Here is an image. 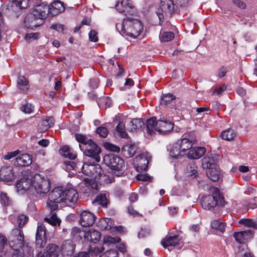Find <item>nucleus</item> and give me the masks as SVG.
<instances>
[{"label":"nucleus","instance_id":"42","mask_svg":"<svg viewBox=\"0 0 257 257\" xmlns=\"http://www.w3.org/2000/svg\"><path fill=\"white\" fill-rule=\"evenodd\" d=\"M75 139L77 141L80 143H81L82 147L85 148V146L89 144L92 142L91 139H88L86 136L81 134H76L75 136Z\"/></svg>","mask_w":257,"mask_h":257},{"label":"nucleus","instance_id":"36","mask_svg":"<svg viewBox=\"0 0 257 257\" xmlns=\"http://www.w3.org/2000/svg\"><path fill=\"white\" fill-rule=\"evenodd\" d=\"M18 88L22 92L25 93L29 88V82L23 76H20L17 80Z\"/></svg>","mask_w":257,"mask_h":257},{"label":"nucleus","instance_id":"64","mask_svg":"<svg viewBox=\"0 0 257 257\" xmlns=\"http://www.w3.org/2000/svg\"><path fill=\"white\" fill-rule=\"evenodd\" d=\"M19 153L20 151L19 150H16L14 152H9L4 157V158L5 160H10L17 156Z\"/></svg>","mask_w":257,"mask_h":257},{"label":"nucleus","instance_id":"25","mask_svg":"<svg viewBox=\"0 0 257 257\" xmlns=\"http://www.w3.org/2000/svg\"><path fill=\"white\" fill-rule=\"evenodd\" d=\"M137 149V148L134 144L128 143L122 147L121 153L124 157L130 158L135 154Z\"/></svg>","mask_w":257,"mask_h":257},{"label":"nucleus","instance_id":"18","mask_svg":"<svg viewBox=\"0 0 257 257\" xmlns=\"http://www.w3.org/2000/svg\"><path fill=\"white\" fill-rule=\"evenodd\" d=\"M40 20L46 18L50 15V8L48 5L42 3L36 6L32 12Z\"/></svg>","mask_w":257,"mask_h":257},{"label":"nucleus","instance_id":"29","mask_svg":"<svg viewBox=\"0 0 257 257\" xmlns=\"http://www.w3.org/2000/svg\"><path fill=\"white\" fill-rule=\"evenodd\" d=\"M180 238L178 235L167 236L161 242L164 247L175 246L179 244Z\"/></svg>","mask_w":257,"mask_h":257},{"label":"nucleus","instance_id":"38","mask_svg":"<svg viewBox=\"0 0 257 257\" xmlns=\"http://www.w3.org/2000/svg\"><path fill=\"white\" fill-rule=\"evenodd\" d=\"M170 154L172 157L174 158H178L184 156L178 142L172 146L170 151Z\"/></svg>","mask_w":257,"mask_h":257},{"label":"nucleus","instance_id":"10","mask_svg":"<svg viewBox=\"0 0 257 257\" xmlns=\"http://www.w3.org/2000/svg\"><path fill=\"white\" fill-rule=\"evenodd\" d=\"M160 6L156 11V14L160 20L163 19L164 15H171L174 10V6L172 0H160Z\"/></svg>","mask_w":257,"mask_h":257},{"label":"nucleus","instance_id":"47","mask_svg":"<svg viewBox=\"0 0 257 257\" xmlns=\"http://www.w3.org/2000/svg\"><path fill=\"white\" fill-rule=\"evenodd\" d=\"M197 167L193 162L189 164L187 167V173L188 175L195 177L197 175Z\"/></svg>","mask_w":257,"mask_h":257},{"label":"nucleus","instance_id":"14","mask_svg":"<svg viewBox=\"0 0 257 257\" xmlns=\"http://www.w3.org/2000/svg\"><path fill=\"white\" fill-rule=\"evenodd\" d=\"M75 246V244L71 240L64 241L61 250L56 257H71L74 252Z\"/></svg>","mask_w":257,"mask_h":257},{"label":"nucleus","instance_id":"63","mask_svg":"<svg viewBox=\"0 0 257 257\" xmlns=\"http://www.w3.org/2000/svg\"><path fill=\"white\" fill-rule=\"evenodd\" d=\"M150 233V231L149 229H142L138 233V237L140 238H144L149 235Z\"/></svg>","mask_w":257,"mask_h":257},{"label":"nucleus","instance_id":"24","mask_svg":"<svg viewBox=\"0 0 257 257\" xmlns=\"http://www.w3.org/2000/svg\"><path fill=\"white\" fill-rule=\"evenodd\" d=\"M32 162V157L27 154H24L18 157L14 162V165L17 166H28Z\"/></svg>","mask_w":257,"mask_h":257},{"label":"nucleus","instance_id":"43","mask_svg":"<svg viewBox=\"0 0 257 257\" xmlns=\"http://www.w3.org/2000/svg\"><path fill=\"white\" fill-rule=\"evenodd\" d=\"M211 226L212 229H216L221 232L225 230L226 223L223 222H220L217 220H214L211 222Z\"/></svg>","mask_w":257,"mask_h":257},{"label":"nucleus","instance_id":"33","mask_svg":"<svg viewBox=\"0 0 257 257\" xmlns=\"http://www.w3.org/2000/svg\"><path fill=\"white\" fill-rule=\"evenodd\" d=\"M202 165L204 169H207L208 170L215 167V161L211 154H207L202 159Z\"/></svg>","mask_w":257,"mask_h":257},{"label":"nucleus","instance_id":"20","mask_svg":"<svg viewBox=\"0 0 257 257\" xmlns=\"http://www.w3.org/2000/svg\"><path fill=\"white\" fill-rule=\"evenodd\" d=\"M12 257H33V249L28 244L18 250H13Z\"/></svg>","mask_w":257,"mask_h":257},{"label":"nucleus","instance_id":"6","mask_svg":"<svg viewBox=\"0 0 257 257\" xmlns=\"http://www.w3.org/2000/svg\"><path fill=\"white\" fill-rule=\"evenodd\" d=\"M225 201L222 195L215 193L205 195L201 199V207L205 210H211L217 205L223 206Z\"/></svg>","mask_w":257,"mask_h":257},{"label":"nucleus","instance_id":"41","mask_svg":"<svg viewBox=\"0 0 257 257\" xmlns=\"http://www.w3.org/2000/svg\"><path fill=\"white\" fill-rule=\"evenodd\" d=\"M236 136V133L231 128H228L223 131L221 134V137L222 139L226 141H231Z\"/></svg>","mask_w":257,"mask_h":257},{"label":"nucleus","instance_id":"60","mask_svg":"<svg viewBox=\"0 0 257 257\" xmlns=\"http://www.w3.org/2000/svg\"><path fill=\"white\" fill-rule=\"evenodd\" d=\"M233 237L238 242L240 243H244L242 231L234 232L233 233Z\"/></svg>","mask_w":257,"mask_h":257},{"label":"nucleus","instance_id":"12","mask_svg":"<svg viewBox=\"0 0 257 257\" xmlns=\"http://www.w3.org/2000/svg\"><path fill=\"white\" fill-rule=\"evenodd\" d=\"M33 183V176L30 174L26 177H24L19 180L16 184L17 190L20 191H28L32 193V184Z\"/></svg>","mask_w":257,"mask_h":257},{"label":"nucleus","instance_id":"17","mask_svg":"<svg viewBox=\"0 0 257 257\" xmlns=\"http://www.w3.org/2000/svg\"><path fill=\"white\" fill-rule=\"evenodd\" d=\"M95 219V215L93 213L84 210L80 214L79 223L83 227H88L94 224Z\"/></svg>","mask_w":257,"mask_h":257},{"label":"nucleus","instance_id":"44","mask_svg":"<svg viewBox=\"0 0 257 257\" xmlns=\"http://www.w3.org/2000/svg\"><path fill=\"white\" fill-rule=\"evenodd\" d=\"M59 152L62 156L72 160L75 159L76 157V155L75 154L71 153L69 148L67 146H64L60 149Z\"/></svg>","mask_w":257,"mask_h":257},{"label":"nucleus","instance_id":"7","mask_svg":"<svg viewBox=\"0 0 257 257\" xmlns=\"http://www.w3.org/2000/svg\"><path fill=\"white\" fill-rule=\"evenodd\" d=\"M9 246L13 250L21 249L26 245L24 242V234L20 228L13 229L8 236Z\"/></svg>","mask_w":257,"mask_h":257},{"label":"nucleus","instance_id":"9","mask_svg":"<svg viewBox=\"0 0 257 257\" xmlns=\"http://www.w3.org/2000/svg\"><path fill=\"white\" fill-rule=\"evenodd\" d=\"M80 150L83 151L84 154L87 157L93 159L96 162H99L100 160V154L101 150L100 148L94 142H92L85 147H82L79 145Z\"/></svg>","mask_w":257,"mask_h":257},{"label":"nucleus","instance_id":"51","mask_svg":"<svg viewBox=\"0 0 257 257\" xmlns=\"http://www.w3.org/2000/svg\"><path fill=\"white\" fill-rule=\"evenodd\" d=\"M28 218L24 214L19 215L17 217V222L19 227V228L22 227L28 221Z\"/></svg>","mask_w":257,"mask_h":257},{"label":"nucleus","instance_id":"46","mask_svg":"<svg viewBox=\"0 0 257 257\" xmlns=\"http://www.w3.org/2000/svg\"><path fill=\"white\" fill-rule=\"evenodd\" d=\"M116 131L121 138H126L128 136L125 131V124L123 121H120L116 126Z\"/></svg>","mask_w":257,"mask_h":257},{"label":"nucleus","instance_id":"53","mask_svg":"<svg viewBox=\"0 0 257 257\" xmlns=\"http://www.w3.org/2000/svg\"><path fill=\"white\" fill-rule=\"evenodd\" d=\"M0 201L2 204L5 206L11 204L12 201L10 199L6 193L1 192L0 194Z\"/></svg>","mask_w":257,"mask_h":257},{"label":"nucleus","instance_id":"54","mask_svg":"<svg viewBox=\"0 0 257 257\" xmlns=\"http://www.w3.org/2000/svg\"><path fill=\"white\" fill-rule=\"evenodd\" d=\"M104 147L106 149L110 151L119 152L120 151V148L118 146L111 143H105L104 144Z\"/></svg>","mask_w":257,"mask_h":257},{"label":"nucleus","instance_id":"56","mask_svg":"<svg viewBox=\"0 0 257 257\" xmlns=\"http://www.w3.org/2000/svg\"><path fill=\"white\" fill-rule=\"evenodd\" d=\"M96 133L98 134L102 138H105L107 137L108 134V131L107 128L103 126H101L100 127H98L96 129Z\"/></svg>","mask_w":257,"mask_h":257},{"label":"nucleus","instance_id":"30","mask_svg":"<svg viewBox=\"0 0 257 257\" xmlns=\"http://www.w3.org/2000/svg\"><path fill=\"white\" fill-rule=\"evenodd\" d=\"M72 238L75 240H80L83 238L85 239L86 231L77 227H73L70 233Z\"/></svg>","mask_w":257,"mask_h":257},{"label":"nucleus","instance_id":"52","mask_svg":"<svg viewBox=\"0 0 257 257\" xmlns=\"http://www.w3.org/2000/svg\"><path fill=\"white\" fill-rule=\"evenodd\" d=\"M120 239L118 237H111V236H105L103 238V243L105 244L115 243L120 241Z\"/></svg>","mask_w":257,"mask_h":257},{"label":"nucleus","instance_id":"28","mask_svg":"<svg viewBox=\"0 0 257 257\" xmlns=\"http://www.w3.org/2000/svg\"><path fill=\"white\" fill-rule=\"evenodd\" d=\"M50 8V15L52 17L56 16L64 11V7L62 3L57 1L48 5Z\"/></svg>","mask_w":257,"mask_h":257},{"label":"nucleus","instance_id":"58","mask_svg":"<svg viewBox=\"0 0 257 257\" xmlns=\"http://www.w3.org/2000/svg\"><path fill=\"white\" fill-rule=\"evenodd\" d=\"M89 40L91 42H97L98 41V34L95 30H91L88 34Z\"/></svg>","mask_w":257,"mask_h":257},{"label":"nucleus","instance_id":"34","mask_svg":"<svg viewBox=\"0 0 257 257\" xmlns=\"http://www.w3.org/2000/svg\"><path fill=\"white\" fill-rule=\"evenodd\" d=\"M86 235L85 239H87L90 241L93 242H96L100 239L101 234L100 233L96 230L89 229L86 232Z\"/></svg>","mask_w":257,"mask_h":257},{"label":"nucleus","instance_id":"13","mask_svg":"<svg viewBox=\"0 0 257 257\" xmlns=\"http://www.w3.org/2000/svg\"><path fill=\"white\" fill-rule=\"evenodd\" d=\"M115 7L119 13L125 15H133L135 12V9L130 0L118 1Z\"/></svg>","mask_w":257,"mask_h":257},{"label":"nucleus","instance_id":"40","mask_svg":"<svg viewBox=\"0 0 257 257\" xmlns=\"http://www.w3.org/2000/svg\"><path fill=\"white\" fill-rule=\"evenodd\" d=\"M58 250V246L54 244H49L45 249L48 257H56Z\"/></svg>","mask_w":257,"mask_h":257},{"label":"nucleus","instance_id":"15","mask_svg":"<svg viewBox=\"0 0 257 257\" xmlns=\"http://www.w3.org/2000/svg\"><path fill=\"white\" fill-rule=\"evenodd\" d=\"M148 153H142L137 156L134 160V164L138 171H146L149 161Z\"/></svg>","mask_w":257,"mask_h":257},{"label":"nucleus","instance_id":"35","mask_svg":"<svg viewBox=\"0 0 257 257\" xmlns=\"http://www.w3.org/2000/svg\"><path fill=\"white\" fill-rule=\"evenodd\" d=\"M93 98L96 100L98 105L100 107H104L106 108L110 107L112 104L111 100L110 97L108 96H103L97 99L95 94H93Z\"/></svg>","mask_w":257,"mask_h":257},{"label":"nucleus","instance_id":"49","mask_svg":"<svg viewBox=\"0 0 257 257\" xmlns=\"http://www.w3.org/2000/svg\"><path fill=\"white\" fill-rule=\"evenodd\" d=\"M174 38V34L171 32H163L161 36L160 39L163 42H169L172 40Z\"/></svg>","mask_w":257,"mask_h":257},{"label":"nucleus","instance_id":"8","mask_svg":"<svg viewBox=\"0 0 257 257\" xmlns=\"http://www.w3.org/2000/svg\"><path fill=\"white\" fill-rule=\"evenodd\" d=\"M32 191L34 190L37 194H45L47 193L50 187L49 179L37 174L33 176V183L32 184Z\"/></svg>","mask_w":257,"mask_h":257},{"label":"nucleus","instance_id":"57","mask_svg":"<svg viewBox=\"0 0 257 257\" xmlns=\"http://www.w3.org/2000/svg\"><path fill=\"white\" fill-rule=\"evenodd\" d=\"M8 238L3 234L0 233V252H3L7 244Z\"/></svg>","mask_w":257,"mask_h":257},{"label":"nucleus","instance_id":"31","mask_svg":"<svg viewBox=\"0 0 257 257\" xmlns=\"http://www.w3.org/2000/svg\"><path fill=\"white\" fill-rule=\"evenodd\" d=\"M50 211L51 213L44 217V220L54 227L59 226L61 222L60 219L58 218L56 213H53V211L51 210Z\"/></svg>","mask_w":257,"mask_h":257},{"label":"nucleus","instance_id":"22","mask_svg":"<svg viewBox=\"0 0 257 257\" xmlns=\"http://www.w3.org/2000/svg\"><path fill=\"white\" fill-rule=\"evenodd\" d=\"M206 149L204 147H191L188 151L187 156L190 159H198L204 155Z\"/></svg>","mask_w":257,"mask_h":257},{"label":"nucleus","instance_id":"32","mask_svg":"<svg viewBox=\"0 0 257 257\" xmlns=\"http://www.w3.org/2000/svg\"><path fill=\"white\" fill-rule=\"evenodd\" d=\"M177 142L184 156L187 155L188 151L192 147L193 144L192 142L187 138H183L180 140H178Z\"/></svg>","mask_w":257,"mask_h":257},{"label":"nucleus","instance_id":"4","mask_svg":"<svg viewBox=\"0 0 257 257\" xmlns=\"http://www.w3.org/2000/svg\"><path fill=\"white\" fill-rule=\"evenodd\" d=\"M174 128V123L169 120H158L151 118L147 120L146 128L147 133L151 135L158 132L160 134L166 135L171 132Z\"/></svg>","mask_w":257,"mask_h":257},{"label":"nucleus","instance_id":"3","mask_svg":"<svg viewBox=\"0 0 257 257\" xmlns=\"http://www.w3.org/2000/svg\"><path fill=\"white\" fill-rule=\"evenodd\" d=\"M67 165H70L73 170L81 171L84 174L93 177L95 180H100L102 177H105L103 175V170L99 164H95L94 163L85 162L82 165L81 162L76 163L74 162H68Z\"/></svg>","mask_w":257,"mask_h":257},{"label":"nucleus","instance_id":"26","mask_svg":"<svg viewBox=\"0 0 257 257\" xmlns=\"http://www.w3.org/2000/svg\"><path fill=\"white\" fill-rule=\"evenodd\" d=\"M55 119L52 116H46L39 123V130L41 132L48 130L54 125Z\"/></svg>","mask_w":257,"mask_h":257},{"label":"nucleus","instance_id":"37","mask_svg":"<svg viewBox=\"0 0 257 257\" xmlns=\"http://www.w3.org/2000/svg\"><path fill=\"white\" fill-rule=\"evenodd\" d=\"M108 193L105 191L101 192L98 194L95 199V202H97L102 206L106 207L108 203Z\"/></svg>","mask_w":257,"mask_h":257},{"label":"nucleus","instance_id":"5","mask_svg":"<svg viewBox=\"0 0 257 257\" xmlns=\"http://www.w3.org/2000/svg\"><path fill=\"white\" fill-rule=\"evenodd\" d=\"M103 161L110 168V172L113 175L119 177L123 174L124 162L121 158L112 154H108L103 157Z\"/></svg>","mask_w":257,"mask_h":257},{"label":"nucleus","instance_id":"19","mask_svg":"<svg viewBox=\"0 0 257 257\" xmlns=\"http://www.w3.org/2000/svg\"><path fill=\"white\" fill-rule=\"evenodd\" d=\"M15 179L13 168L12 166H3L0 170V179L8 182Z\"/></svg>","mask_w":257,"mask_h":257},{"label":"nucleus","instance_id":"48","mask_svg":"<svg viewBox=\"0 0 257 257\" xmlns=\"http://www.w3.org/2000/svg\"><path fill=\"white\" fill-rule=\"evenodd\" d=\"M175 99V96L173 95L170 93L166 94L162 96L160 103L162 105H167Z\"/></svg>","mask_w":257,"mask_h":257},{"label":"nucleus","instance_id":"11","mask_svg":"<svg viewBox=\"0 0 257 257\" xmlns=\"http://www.w3.org/2000/svg\"><path fill=\"white\" fill-rule=\"evenodd\" d=\"M46 234L45 225L43 223L39 222L36 233L35 244L37 247L41 248L45 246L46 243Z\"/></svg>","mask_w":257,"mask_h":257},{"label":"nucleus","instance_id":"1","mask_svg":"<svg viewBox=\"0 0 257 257\" xmlns=\"http://www.w3.org/2000/svg\"><path fill=\"white\" fill-rule=\"evenodd\" d=\"M78 198L77 191L74 188L55 187L48 195L47 207L51 211H55L58 208V203H64L67 205L71 206L76 202Z\"/></svg>","mask_w":257,"mask_h":257},{"label":"nucleus","instance_id":"62","mask_svg":"<svg viewBox=\"0 0 257 257\" xmlns=\"http://www.w3.org/2000/svg\"><path fill=\"white\" fill-rule=\"evenodd\" d=\"M104 249L102 246H95L93 248L92 247L90 248V252H91L93 254H96L97 253H100L103 251Z\"/></svg>","mask_w":257,"mask_h":257},{"label":"nucleus","instance_id":"21","mask_svg":"<svg viewBox=\"0 0 257 257\" xmlns=\"http://www.w3.org/2000/svg\"><path fill=\"white\" fill-rule=\"evenodd\" d=\"M39 18L32 13L29 14L25 17L24 24L25 27L31 29L39 26L41 23L38 22Z\"/></svg>","mask_w":257,"mask_h":257},{"label":"nucleus","instance_id":"61","mask_svg":"<svg viewBox=\"0 0 257 257\" xmlns=\"http://www.w3.org/2000/svg\"><path fill=\"white\" fill-rule=\"evenodd\" d=\"M38 35V33H28L26 35L25 38L27 41H31L32 40H35L37 39Z\"/></svg>","mask_w":257,"mask_h":257},{"label":"nucleus","instance_id":"27","mask_svg":"<svg viewBox=\"0 0 257 257\" xmlns=\"http://www.w3.org/2000/svg\"><path fill=\"white\" fill-rule=\"evenodd\" d=\"M144 122L140 118H135L130 120L127 130L130 132H137L144 127Z\"/></svg>","mask_w":257,"mask_h":257},{"label":"nucleus","instance_id":"23","mask_svg":"<svg viewBox=\"0 0 257 257\" xmlns=\"http://www.w3.org/2000/svg\"><path fill=\"white\" fill-rule=\"evenodd\" d=\"M30 0H13L11 9L16 11L17 16L20 14L22 9H26L28 7Z\"/></svg>","mask_w":257,"mask_h":257},{"label":"nucleus","instance_id":"50","mask_svg":"<svg viewBox=\"0 0 257 257\" xmlns=\"http://www.w3.org/2000/svg\"><path fill=\"white\" fill-rule=\"evenodd\" d=\"M34 109V106L31 103H26L23 104L21 107L22 111L25 113L30 114L33 112Z\"/></svg>","mask_w":257,"mask_h":257},{"label":"nucleus","instance_id":"45","mask_svg":"<svg viewBox=\"0 0 257 257\" xmlns=\"http://www.w3.org/2000/svg\"><path fill=\"white\" fill-rule=\"evenodd\" d=\"M238 223L247 227H252L253 228H257V221L253 219L243 218L240 219L238 221Z\"/></svg>","mask_w":257,"mask_h":257},{"label":"nucleus","instance_id":"59","mask_svg":"<svg viewBox=\"0 0 257 257\" xmlns=\"http://www.w3.org/2000/svg\"><path fill=\"white\" fill-rule=\"evenodd\" d=\"M231 2L234 5L240 9L243 10L246 7L245 3L241 0H231Z\"/></svg>","mask_w":257,"mask_h":257},{"label":"nucleus","instance_id":"55","mask_svg":"<svg viewBox=\"0 0 257 257\" xmlns=\"http://www.w3.org/2000/svg\"><path fill=\"white\" fill-rule=\"evenodd\" d=\"M244 243L253 237V233L251 230L248 229L242 231Z\"/></svg>","mask_w":257,"mask_h":257},{"label":"nucleus","instance_id":"39","mask_svg":"<svg viewBox=\"0 0 257 257\" xmlns=\"http://www.w3.org/2000/svg\"><path fill=\"white\" fill-rule=\"evenodd\" d=\"M206 173L207 177L214 182L218 181L220 177L219 171L216 167L208 170Z\"/></svg>","mask_w":257,"mask_h":257},{"label":"nucleus","instance_id":"16","mask_svg":"<svg viewBox=\"0 0 257 257\" xmlns=\"http://www.w3.org/2000/svg\"><path fill=\"white\" fill-rule=\"evenodd\" d=\"M97 184L95 182L90 179H84L83 182L81 187V192L89 196L96 192Z\"/></svg>","mask_w":257,"mask_h":257},{"label":"nucleus","instance_id":"2","mask_svg":"<svg viewBox=\"0 0 257 257\" xmlns=\"http://www.w3.org/2000/svg\"><path fill=\"white\" fill-rule=\"evenodd\" d=\"M116 29L123 36L136 38L142 32L143 27L141 22L137 19H123L121 23L116 24Z\"/></svg>","mask_w":257,"mask_h":257}]
</instances>
